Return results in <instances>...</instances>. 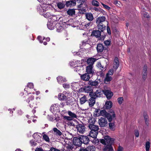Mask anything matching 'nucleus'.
Here are the masks:
<instances>
[{"instance_id": "f257e3e1", "label": "nucleus", "mask_w": 151, "mask_h": 151, "mask_svg": "<svg viewBox=\"0 0 151 151\" xmlns=\"http://www.w3.org/2000/svg\"><path fill=\"white\" fill-rule=\"evenodd\" d=\"M80 63V61H75V62H73V65L74 64V66L75 67L74 71L78 72L79 74H80V73L81 72V70H83V66L80 65H79L80 63H79V64H77L78 63Z\"/></svg>"}, {"instance_id": "f03ea898", "label": "nucleus", "mask_w": 151, "mask_h": 151, "mask_svg": "<svg viewBox=\"0 0 151 151\" xmlns=\"http://www.w3.org/2000/svg\"><path fill=\"white\" fill-rule=\"evenodd\" d=\"M26 101L28 104L29 106L31 108L35 106L37 104V102L35 101L34 97L33 96H32L28 98L26 100Z\"/></svg>"}, {"instance_id": "7ed1b4c3", "label": "nucleus", "mask_w": 151, "mask_h": 151, "mask_svg": "<svg viewBox=\"0 0 151 151\" xmlns=\"http://www.w3.org/2000/svg\"><path fill=\"white\" fill-rule=\"evenodd\" d=\"M116 115L114 111L112 110L109 111L108 113L106 118L109 122H110L115 119Z\"/></svg>"}, {"instance_id": "20e7f679", "label": "nucleus", "mask_w": 151, "mask_h": 151, "mask_svg": "<svg viewBox=\"0 0 151 151\" xmlns=\"http://www.w3.org/2000/svg\"><path fill=\"white\" fill-rule=\"evenodd\" d=\"M99 123L101 127H105L107 123V120L106 118L101 117L99 119Z\"/></svg>"}, {"instance_id": "39448f33", "label": "nucleus", "mask_w": 151, "mask_h": 151, "mask_svg": "<svg viewBox=\"0 0 151 151\" xmlns=\"http://www.w3.org/2000/svg\"><path fill=\"white\" fill-rule=\"evenodd\" d=\"M102 90L100 89H98L96 90V91L94 93H91V95L95 98L97 97H100L102 95Z\"/></svg>"}, {"instance_id": "423d86ee", "label": "nucleus", "mask_w": 151, "mask_h": 151, "mask_svg": "<svg viewBox=\"0 0 151 151\" xmlns=\"http://www.w3.org/2000/svg\"><path fill=\"white\" fill-rule=\"evenodd\" d=\"M73 144L76 145L78 146H80L82 144L80 137H75L73 139Z\"/></svg>"}, {"instance_id": "0eeeda50", "label": "nucleus", "mask_w": 151, "mask_h": 151, "mask_svg": "<svg viewBox=\"0 0 151 151\" xmlns=\"http://www.w3.org/2000/svg\"><path fill=\"white\" fill-rule=\"evenodd\" d=\"M103 92L108 99L111 98L113 95V93L110 90H104L103 91Z\"/></svg>"}, {"instance_id": "6e6552de", "label": "nucleus", "mask_w": 151, "mask_h": 151, "mask_svg": "<svg viewBox=\"0 0 151 151\" xmlns=\"http://www.w3.org/2000/svg\"><path fill=\"white\" fill-rule=\"evenodd\" d=\"M80 139L82 142V143H83L85 144H88L89 142V139L87 136H84L83 135L80 136Z\"/></svg>"}, {"instance_id": "1a4fd4ad", "label": "nucleus", "mask_w": 151, "mask_h": 151, "mask_svg": "<svg viewBox=\"0 0 151 151\" xmlns=\"http://www.w3.org/2000/svg\"><path fill=\"white\" fill-rule=\"evenodd\" d=\"M77 128L78 132L80 133L83 134L85 131V127L81 124L77 125Z\"/></svg>"}, {"instance_id": "9d476101", "label": "nucleus", "mask_w": 151, "mask_h": 151, "mask_svg": "<svg viewBox=\"0 0 151 151\" xmlns=\"http://www.w3.org/2000/svg\"><path fill=\"white\" fill-rule=\"evenodd\" d=\"M113 68L114 71H116L119 67V63L118 58H115L113 64Z\"/></svg>"}, {"instance_id": "9b49d317", "label": "nucleus", "mask_w": 151, "mask_h": 151, "mask_svg": "<svg viewBox=\"0 0 151 151\" xmlns=\"http://www.w3.org/2000/svg\"><path fill=\"white\" fill-rule=\"evenodd\" d=\"M86 72L88 74H93L94 73V70L92 65H89L86 67Z\"/></svg>"}, {"instance_id": "f8f14e48", "label": "nucleus", "mask_w": 151, "mask_h": 151, "mask_svg": "<svg viewBox=\"0 0 151 151\" xmlns=\"http://www.w3.org/2000/svg\"><path fill=\"white\" fill-rule=\"evenodd\" d=\"M96 98L94 97H91L88 100V103L89 106L90 107H92L93 106L96 102Z\"/></svg>"}, {"instance_id": "ddd939ff", "label": "nucleus", "mask_w": 151, "mask_h": 151, "mask_svg": "<svg viewBox=\"0 0 151 151\" xmlns=\"http://www.w3.org/2000/svg\"><path fill=\"white\" fill-rule=\"evenodd\" d=\"M106 20V17L104 16L100 17L96 19V23L97 24H103Z\"/></svg>"}, {"instance_id": "4468645a", "label": "nucleus", "mask_w": 151, "mask_h": 151, "mask_svg": "<svg viewBox=\"0 0 151 151\" xmlns=\"http://www.w3.org/2000/svg\"><path fill=\"white\" fill-rule=\"evenodd\" d=\"M104 139L106 140V143L107 145H111L113 143L114 139L113 138H111L109 136H106L104 137Z\"/></svg>"}, {"instance_id": "2eb2a0df", "label": "nucleus", "mask_w": 151, "mask_h": 151, "mask_svg": "<svg viewBox=\"0 0 151 151\" xmlns=\"http://www.w3.org/2000/svg\"><path fill=\"white\" fill-rule=\"evenodd\" d=\"M41 6L42 7L43 10H44L45 11L48 10L51 6L49 2H48V3H43L42 4Z\"/></svg>"}, {"instance_id": "dca6fc26", "label": "nucleus", "mask_w": 151, "mask_h": 151, "mask_svg": "<svg viewBox=\"0 0 151 151\" xmlns=\"http://www.w3.org/2000/svg\"><path fill=\"white\" fill-rule=\"evenodd\" d=\"M65 5L67 7L75 6L76 5V1L75 0H73L67 1L65 3Z\"/></svg>"}, {"instance_id": "f3484780", "label": "nucleus", "mask_w": 151, "mask_h": 151, "mask_svg": "<svg viewBox=\"0 0 151 151\" xmlns=\"http://www.w3.org/2000/svg\"><path fill=\"white\" fill-rule=\"evenodd\" d=\"M81 77L82 80L85 81H88L90 78L89 74L87 73L81 75Z\"/></svg>"}, {"instance_id": "a211bd4d", "label": "nucleus", "mask_w": 151, "mask_h": 151, "mask_svg": "<svg viewBox=\"0 0 151 151\" xmlns=\"http://www.w3.org/2000/svg\"><path fill=\"white\" fill-rule=\"evenodd\" d=\"M112 105L113 104L111 101H108L106 102L104 107L106 109H110L111 108Z\"/></svg>"}, {"instance_id": "6ab92c4d", "label": "nucleus", "mask_w": 151, "mask_h": 151, "mask_svg": "<svg viewBox=\"0 0 151 151\" xmlns=\"http://www.w3.org/2000/svg\"><path fill=\"white\" fill-rule=\"evenodd\" d=\"M47 25L48 28L49 29L52 30L54 28L55 26V23L54 22H53L52 21H50L47 22Z\"/></svg>"}, {"instance_id": "aec40b11", "label": "nucleus", "mask_w": 151, "mask_h": 151, "mask_svg": "<svg viewBox=\"0 0 151 151\" xmlns=\"http://www.w3.org/2000/svg\"><path fill=\"white\" fill-rule=\"evenodd\" d=\"M86 18L88 20L91 21L93 19V15L91 13H88L85 14Z\"/></svg>"}, {"instance_id": "412c9836", "label": "nucleus", "mask_w": 151, "mask_h": 151, "mask_svg": "<svg viewBox=\"0 0 151 151\" xmlns=\"http://www.w3.org/2000/svg\"><path fill=\"white\" fill-rule=\"evenodd\" d=\"M88 127L91 131H98L99 129L98 126L94 124H90L89 125Z\"/></svg>"}, {"instance_id": "4be33fe9", "label": "nucleus", "mask_w": 151, "mask_h": 151, "mask_svg": "<svg viewBox=\"0 0 151 151\" xmlns=\"http://www.w3.org/2000/svg\"><path fill=\"white\" fill-rule=\"evenodd\" d=\"M108 113L105 110H100L99 114H96V116H101L106 117Z\"/></svg>"}, {"instance_id": "5701e85b", "label": "nucleus", "mask_w": 151, "mask_h": 151, "mask_svg": "<svg viewBox=\"0 0 151 151\" xmlns=\"http://www.w3.org/2000/svg\"><path fill=\"white\" fill-rule=\"evenodd\" d=\"M38 133H35L33 135V137L37 142H39L41 141V137L39 135Z\"/></svg>"}, {"instance_id": "b1692460", "label": "nucleus", "mask_w": 151, "mask_h": 151, "mask_svg": "<svg viewBox=\"0 0 151 151\" xmlns=\"http://www.w3.org/2000/svg\"><path fill=\"white\" fill-rule=\"evenodd\" d=\"M83 90L85 92L90 93L92 91V88L91 86H87L84 87Z\"/></svg>"}, {"instance_id": "393cba45", "label": "nucleus", "mask_w": 151, "mask_h": 151, "mask_svg": "<svg viewBox=\"0 0 151 151\" xmlns=\"http://www.w3.org/2000/svg\"><path fill=\"white\" fill-rule=\"evenodd\" d=\"M112 78L110 76H108V75H106L105 78L104 80V83L106 84H109L110 81L112 80Z\"/></svg>"}, {"instance_id": "a878e982", "label": "nucleus", "mask_w": 151, "mask_h": 151, "mask_svg": "<svg viewBox=\"0 0 151 151\" xmlns=\"http://www.w3.org/2000/svg\"><path fill=\"white\" fill-rule=\"evenodd\" d=\"M98 134V131L91 130L89 134V135L91 137L94 138H95L96 137Z\"/></svg>"}, {"instance_id": "bb28decb", "label": "nucleus", "mask_w": 151, "mask_h": 151, "mask_svg": "<svg viewBox=\"0 0 151 151\" xmlns=\"http://www.w3.org/2000/svg\"><path fill=\"white\" fill-rule=\"evenodd\" d=\"M67 13L68 15L72 16L75 15V10L74 9H69L67 11Z\"/></svg>"}, {"instance_id": "cd10ccee", "label": "nucleus", "mask_w": 151, "mask_h": 151, "mask_svg": "<svg viewBox=\"0 0 151 151\" xmlns=\"http://www.w3.org/2000/svg\"><path fill=\"white\" fill-rule=\"evenodd\" d=\"M92 34L94 36L96 37H98L101 36V32L98 30H94L93 31Z\"/></svg>"}, {"instance_id": "c85d7f7f", "label": "nucleus", "mask_w": 151, "mask_h": 151, "mask_svg": "<svg viewBox=\"0 0 151 151\" xmlns=\"http://www.w3.org/2000/svg\"><path fill=\"white\" fill-rule=\"evenodd\" d=\"M58 82L59 83L61 84L64 82H66L67 80L65 78L62 76H58L57 78Z\"/></svg>"}, {"instance_id": "c756f323", "label": "nucleus", "mask_w": 151, "mask_h": 151, "mask_svg": "<svg viewBox=\"0 0 151 151\" xmlns=\"http://www.w3.org/2000/svg\"><path fill=\"white\" fill-rule=\"evenodd\" d=\"M96 60V59L92 58H91L87 59V62L89 65H93L94 62H95Z\"/></svg>"}, {"instance_id": "7c9ffc66", "label": "nucleus", "mask_w": 151, "mask_h": 151, "mask_svg": "<svg viewBox=\"0 0 151 151\" xmlns=\"http://www.w3.org/2000/svg\"><path fill=\"white\" fill-rule=\"evenodd\" d=\"M104 47L101 44H99L97 45V50L98 52H102L104 49Z\"/></svg>"}, {"instance_id": "2f4dec72", "label": "nucleus", "mask_w": 151, "mask_h": 151, "mask_svg": "<svg viewBox=\"0 0 151 151\" xmlns=\"http://www.w3.org/2000/svg\"><path fill=\"white\" fill-rule=\"evenodd\" d=\"M58 99L60 100L63 101L66 99V96L63 93H59L58 95Z\"/></svg>"}, {"instance_id": "473e14b6", "label": "nucleus", "mask_w": 151, "mask_h": 151, "mask_svg": "<svg viewBox=\"0 0 151 151\" xmlns=\"http://www.w3.org/2000/svg\"><path fill=\"white\" fill-rule=\"evenodd\" d=\"M113 150L112 146L107 145L103 149V151H111Z\"/></svg>"}, {"instance_id": "72a5a7b5", "label": "nucleus", "mask_w": 151, "mask_h": 151, "mask_svg": "<svg viewBox=\"0 0 151 151\" xmlns=\"http://www.w3.org/2000/svg\"><path fill=\"white\" fill-rule=\"evenodd\" d=\"M97 24L98 29L100 30L101 31L103 32L105 29L106 26L103 24Z\"/></svg>"}, {"instance_id": "f704fd0d", "label": "nucleus", "mask_w": 151, "mask_h": 151, "mask_svg": "<svg viewBox=\"0 0 151 151\" xmlns=\"http://www.w3.org/2000/svg\"><path fill=\"white\" fill-rule=\"evenodd\" d=\"M79 84L77 82H74L72 83V88L74 90H77L78 88Z\"/></svg>"}, {"instance_id": "c9c22d12", "label": "nucleus", "mask_w": 151, "mask_h": 151, "mask_svg": "<svg viewBox=\"0 0 151 151\" xmlns=\"http://www.w3.org/2000/svg\"><path fill=\"white\" fill-rule=\"evenodd\" d=\"M80 102L81 104H82L85 103V102L87 101V99L86 96H84L80 99Z\"/></svg>"}, {"instance_id": "e433bc0d", "label": "nucleus", "mask_w": 151, "mask_h": 151, "mask_svg": "<svg viewBox=\"0 0 151 151\" xmlns=\"http://www.w3.org/2000/svg\"><path fill=\"white\" fill-rule=\"evenodd\" d=\"M53 130L56 135L61 136L62 134V132L56 128H54Z\"/></svg>"}, {"instance_id": "4c0bfd02", "label": "nucleus", "mask_w": 151, "mask_h": 151, "mask_svg": "<svg viewBox=\"0 0 151 151\" xmlns=\"http://www.w3.org/2000/svg\"><path fill=\"white\" fill-rule=\"evenodd\" d=\"M37 9L40 14L43 15L44 14L45 11L44 10H43V9H42V7L41 5L38 6Z\"/></svg>"}, {"instance_id": "58836bf2", "label": "nucleus", "mask_w": 151, "mask_h": 151, "mask_svg": "<svg viewBox=\"0 0 151 151\" xmlns=\"http://www.w3.org/2000/svg\"><path fill=\"white\" fill-rule=\"evenodd\" d=\"M57 4L58 8L60 9L63 8L65 6V4L63 2H59Z\"/></svg>"}, {"instance_id": "ea45409f", "label": "nucleus", "mask_w": 151, "mask_h": 151, "mask_svg": "<svg viewBox=\"0 0 151 151\" xmlns=\"http://www.w3.org/2000/svg\"><path fill=\"white\" fill-rule=\"evenodd\" d=\"M89 84L91 86H97L99 85V82L98 81H90Z\"/></svg>"}, {"instance_id": "a19ab883", "label": "nucleus", "mask_w": 151, "mask_h": 151, "mask_svg": "<svg viewBox=\"0 0 151 151\" xmlns=\"http://www.w3.org/2000/svg\"><path fill=\"white\" fill-rule=\"evenodd\" d=\"M76 1L79 4L78 7L81 8L83 7L82 5L85 2V0H76Z\"/></svg>"}, {"instance_id": "79ce46f5", "label": "nucleus", "mask_w": 151, "mask_h": 151, "mask_svg": "<svg viewBox=\"0 0 151 151\" xmlns=\"http://www.w3.org/2000/svg\"><path fill=\"white\" fill-rule=\"evenodd\" d=\"M109 129L111 130H114L115 129V126L114 122H110L109 124Z\"/></svg>"}, {"instance_id": "37998d69", "label": "nucleus", "mask_w": 151, "mask_h": 151, "mask_svg": "<svg viewBox=\"0 0 151 151\" xmlns=\"http://www.w3.org/2000/svg\"><path fill=\"white\" fill-rule=\"evenodd\" d=\"M145 147L146 151H149L150 147V143L149 141H147L145 144Z\"/></svg>"}, {"instance_id": "c03bdc74", "label": "nucleus", "mask_w": 151, "mask_h": 151, "mask_svg": "<svg viewBox=\"0 0 151 151\" xmlns=\"http://www.w3.org/2000/svg\"><path fill=\"white\" fill-rule=\"evenodd\" d=\"M68 113L72 119L73 118H76L77 117L75 113L72 112L70 111H68Z\"/></svg>"}, {"instance_id": "a18cd8bd", "label": "nucleus", "mask_w": 151, "mask_h": 151, "mask_svg": "<svg viewBox=\"0 0 151 151\" xmlns=\"http://www.w3.org/2000/svg\"><path fill=\"white\" fill-rule=\"evenodd\" d=\"M92 24V23L91 22L88 23L87 24L84 22H82L81 23V25H84V27H83V28H87L88 27L91 25Z\"/></svg>"}, {"instance_id": "49530a36", "label": "nucleus", "mask_w": 151, "mask_h": 151, "mask_svg": "<svg viewBox=\"0 0 151 151\" xmlns=\"http://www.w3.org/2000/svg\"><path fill=\"white\" fill-rule=\"evenodd\" d=\"M147 67L146 65H144V66L143 73H144V76H146L147 75Z\"/></svg>"}, {"instance_id": "de8ad7c7", "label": "nucleus", "mask_w": 151, "mask_h": 151, "mask_svg": "<svg viewBox=\"0 0 151 151\" xmlns=\"http://www.w3.org/2000/svg\"><path fill=\"white\" fill-rule=\"evenodd\" d=\"M91 3L93 5L96 6H98L99 5V3L96 0H93L92 1Z\"/></svg>"}, {"instance_id": "09e8293b", "label": "nucleus", "mask_w": 151, "mask_h": 151, "mask_svg": "<svg viewBox=\"0 0 151 151\" xmlns=\"http://www.w3.org/2000/svg\"><path fill=\"white\" fill-rule=\"evenodd\" d=\"M57 31L58 32H59L63 29V28L59 24H57L56 25Z\"/></svg>"}, {"instance_id": "8fccbe9b", "label": "nucleus", "mask_w": 151, "mask_h": 151, "mask_svg": "<svg viewBox=\"0 0 151 151\" xmlns=\"http://www.w3.org/2000/svg\"><path fill=\"white\" fill-rule=\"evenodd\" d=\"M87 151H95V148L94 146H90L87 148Z\"/></svg>"}, {"instance_id": "3c124183", "label": "nucleus", "mask_w": 151, "mask_h": 151, "mask_svg": "<svg viewBox=\"0 0 151 151\" xmlns=\"http://www.w3.org/2000/svg\"><path fill=\"white\" fill-rule=\"evenodd\" d=\"M123 98L122 97H119L117 99L118 103L119 104H121L123 103Z\"/></svg>"}, {"instance_id": "603ef678", "label": "nucleus", "mask_w": 151, "mask_h": 151, "mask_svg": "<svg viewBox=\"0 0 151 151\" xmlns=\"http://www.w3.org/2000/svg\"><path fill=\"white\" fill-rule=\"evenodd\" d=\"M114 70V69L110 70H109L108 73L106 74V75H108V76H111L113 75Z\"/></svg>"}, {"instance_id": "864d4df0", "label": "nucleus", "mask_w": 151, "mask_h": 151, "mask_svg": "<svg viewBox=\"0 0 151 151\" xmlns=\"http://www.w3.org/2000/svg\"><path fill=\"white\" fill-rule=\"evenodd\" d=\"M63 87L65 89H68L70 87V85L68 83H65L63 85Z\"/></svg>"}, {"instance_id": "5fc2aeb1", "label": "nucleus", "mask_w": 151, "mask_h": 151, "mask_svg": "<svg viewBox=\"0 0 151 151\" xmlns=\"http://www.w3.org/2000/svg\"><path fill=\"white\" fill-rule=\"evenodd\" d=\"M73 104V101L70 99H68L66 101V104L67 105H71Z\"/></svg>"}, {"instance_id": "6e6d98bb", "label": "nucleus", "mask_w": 151, "mask_h": 151, "mask_svg": "<svg viewBox=\"0 0 151 151\" xmlns=\"http://www.w3.org/2000/svg\"><path fill=\"white\" fill-rule=\"evenodd\" d=\"M43 138L47 142H49V138L48 137L46 134H44L43 135Z\"/></svg>"}, {"instance_id": "4d7b16f0", "label": "nucleus", "mask_w": 151, "mask_h": 151, "mask_svg": "<svg viewBox=\"0 0 151 151\" xmlns=\"http://www.w3.org/2000/svg\"><path fill=\"white\" fill-rule=\"evenodd\" d=\"M57 106V104H54L52 105L50 107V110L51 111L55 110V108H56V106Z\"/></svg>"}, {"instance_id": "13d9d810", "label": "nucleus", "mask_w": 151, "mask_h": 151, "mask_svg": "<svg viewBox=\"0 0 151 151\" xmlns=\"http://www.w3.org/2000/svg\"><path fill=\"white\" fill-rule=\"evenodd\" d=\"M27 87L30 88H34L33 84L32 83H28L27 85Z\"/></svg>"}, {"instance_id": "bf43d9fd", "label": "nucleus", "mask_w": 151, "mask_h": 151, "mask_svg": "<svg viewBox=\"0 0 151 151\" xmlns=\"http://www.w3.org/2000/svg\"><path fill=\"white\" fill-rule=\"evenodd\" d=\"M39 2L43 3H47L48 1L51 0H37Z\"/></svg>"}, {"instance_id": "052dcab7", "label": "nucleus", "mask_w": 151, "mask_h": 151, "mask_svg": "<svg viewBox=\"0 0 151 151\" xmlns=\"http://www.w3.org/2000/svg\"><path fill=\"white\" fill-rule=\"evenodd\" d=\"M44 16L46 18H48L50 17V14L49 13H46V14H45V12H44V14H43Z\"/></svg>"}, {"instance_id": "680f3d73", "label": "nucleus", "mask_w": 151, "mask_h": 151, "mask_svg": "<svg viewBox=\"0 0 151 151\" xmlns=\"http://www.w3.org/2000/svg\"><path fill=\"white\" fill-rule=\"evenodd\" d=\"M101 142L104 145H106L107 144L106 140L105 139H101Z\"/></svg>"}, {"instance_id": "e2e57ef3", "label": "nucleus", "mask_w": 151, "mask_h": 151, "mask_svg": "<svg viewBox=\"0 0 151 151\" xmlns=\"http://www.w3.org/2000/svg\"><path fill=\"white\" fill-rule=\"evenodd\" d=\"M64 118L65 119L67 120L68 121H70L73 119L70 116H65L64 117Z\"/></svg>"}, {"instance_id": "0e129e2a", "label": "nucleus", "mask_w": 151, "mask_h": 151, "mask_svg": "<svg viewBox=\"0 0 151 151\" xmlns=\"http://www.w3.org/2000/svg\"><path fill=\"white\" fill-rule=\"evenodd\" d=\"M114 4H116L117 6H120L121 3L119 1H114Z\"/></svg>"}, {"instance_id": "69168bd1", "label": "nucleus", "mask_w": 151, "mask_h": 151, "mask_svg": "<svg viewBox=\"0 0 151 151\" xmlns=\"http://www.w3.org/2000/svg\"><path fill=\"white\" fill-rule=\"evenodd\" d=\"M111 42L109 40H106L104 42V44L106 46H108L110 45Z\"/></svg>"}, {"instance_id": "338daca9", "label": "nucleus", "mask_w": 151, "mask_h": 151, "mask_svg": "<svg viewBox=\"0 0 151 151\" xmlns=\"http://www.w3.org/2000/svg\"><path fill=\"white\" fill-rule=\"evenodd\" d=\"M37 39L39 41L40 43H42L43 41L42 40V37L41 36H38L37 37Z\"/></svg>"}, {"instance_id": "774afa93", "label": "nucleus", "mask_w": 151, "mask_h": 151, "mask_svg": "<svg viewBox=\"0 0 151 151\" xmlns=\"http://www.w3.org/2000/svg\"><path fill=\"white\" fill-rule=\"evenodd\" d=\"M50 151H60L59 150L54 147H51L50 150Z\"/></svg>"}]
</instances>
